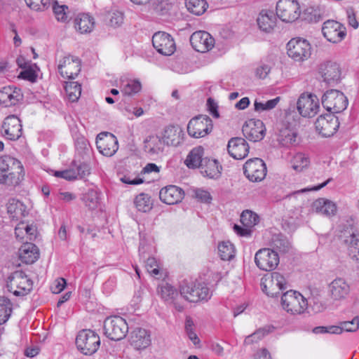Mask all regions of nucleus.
<instances>
[{
	"label": "nucleus",
	"mask_w": 359,
	"mask_h": 359,
	"mask_svg": "<svg viewBox=\"0 0 359 359\" xmlns=\"http://www.w3.org/2000/svg\"><path fill=\"white\" fill-rule=\"evenodd\" d=\"M212 128V121L209 116L198 115L189 121L187 125V133L193 137L200 138L210 134Z\"/></svg>",
	"instance_id": "obj_8"
},
{
	"label": "nucleus",
	"mask_w": 359,
	"mask_h": 359,
	"mask_svg": "<svg viewBox=\"0 0 359 359\" xmlns=\"http://www.w3.org/2000/svg\"><path fill=\"white\" fill-rule=\"evenodd\" d=\"M116 280L115 277H109L103 284V292L107 294H111L116 286Z\"/></svg>",
	"instance_id": "obj_63"
},
{
	"label": "nucleus",
	"mask_w": 359,
	"mask_h": 359,
	"mask_svg": "<svg viewBox=\"0 0 359 359\" xmlns=\"http://www.w3.org/2000/svg\"><path fill=\"white\" fill-rule=\"evenodd\" d=\"M274 327L271 325H266L263 327L259 328L252 334L246 337L245 343L247 344H251L255 342H257L264 337L266 334H269L273 330Z\"/></svg>",
	"instance_id": "obj_46"
},
{
	"label": "nucleus",
	"mask_w": 359,
	"mask_h": 359,
	"mask_svg": "<svg viewBox=\"0 0 359 359\" xmlns=\"http://www.w3.org/2000/svg\"><path fill=\"white\" fill-rule=\"evenodd\" d=\"M83 201L86 206L90 209H94L97 207L98 203L97 194L94 190L89 191L84 196Z\"/></svg>",
	"instance_id": "obj_56"
},
{
	"label": "nucleus",
	"mask_w": 359,
	"mask_h": 359,
	"mask_svg": "<svg viewBox=\"0 0 359 359\" xmlns=\"http://www.w3.org/2000/svg\"><path fill=\"white\" fill-rule=\"evenodd\" d=\"M190 43L196 51L204 53L213 48L215 39L208 32L198 31L191 35Z\"/></svg>",
	"instance_id": "obj_24"
},
{
	"label": "nucleus",
	"mask_w": 359,
	"mask_h": 359,
	"mask_svg": "<svg viewBox=\"0 0 359 359\" xmlns=\"http://www.w3.org/2000/svg\"><path fill=\"white\" fill-rule=\"evenodd\" d=\"M57 69L64 79H74L81 69V60L72 55H67L60 60Z\"/></svg>",
	"instance_id": "obj_11"
},
{
	"label": "nucleus",
	"mask_w": 359,
	"mask_h": 359,
	"mask_svg": "<svg viewBox=\"0 0 359 359\" xmlns=\"http://www.w3.org/2000/svg\"><path fill=\"white\" fill-rule=\"evenodd\" d=\"M276 15L283 22H294L300 17V6L297 0H279L276 4Z\"/></svg>",
	"instance_id": "obj_9"
},
{
	"label": "nucleus",
	"mask_w": 359,
	"mask_h": 359,
	"mask_svg": "<svg viewBox=\"0 0 359 359\" xmlns=\"http://www.w3.org/2000/svg\"><path fill=\"white\" fill-rule=\"evenodd\" d=\"M13 304L6 297H0V325L6 323L11 316Z\"/></svg>",
	"instance_id": "obj_42"
},
{
	"label": "nucleus",
	"mask_w": 359,
	"mask_h": 359,
	"mask_svg": "<svg viewBox=\"0 0 359 359\" xmlns=\"http://www.w3.org/2000/svg\"><path fill=\"white\" fill-rule=\"evenodd\" d=\"M322 104L330 112L340 113L345 110L348 101L344 94L337 90H327L322 96Z\"/></svg>",
	"instance_id": "obj_7"
},
{
	"label": "nucleus",
	"mask_w": 359,
	"mask_h": 359,
	"mask_svg": "<svg viewBox=\"0 0 359 359\" xmlns=\"http://www.w3.org/2000/svg\"><path fill=\"white\" fill-rule=\"evenodd\" d=\"M180 297L190 302H207L210 299L212 294L205 283L195 284L182 282L180 286Z\"/></svg>",
	"instance_id": "obj_3"
},
{
	"label": "nucleus",
	"mask_w": 359,
	"mask_h": 359,
	"mask_svg": "<svg viewBox=\"0 0 359 359\" xmlns=\"http://www.w3.org/2000/svg\"><path fill=\"white\" fill-rule=\"evenodd\" d=\"M342 332H355L359 329V317L355 316L351 320L339 322Z\"/></svg>",
	"instance_id": "obj_55"
},
{
	"label": "nucleus",
	"mask_w": 359,
	"mask_h": 359,
	"mask_svg": "<svg viewBox=\"0 0 359 359\" xmlns=\"http://www.w3.org/2000/svg\"><path fill=\"white\" fill-rule=\"evenodd\" d=\"M249 146L242 137L231 138L228 143V152L235 159H243L249 152Z\"/></svg>",
	"instance_id": "obj_28"
},
{
	"label": "nucleus",
	"mask_w": 359,
	"mask_h": 359,
	"mask_svg": "<svg viewBox=\"0 0 359 359\" xmlns=\"http://www.w3.org/2000/svg\"><path fill=\"white\" fill-rule=\"evenodd\" d=\"M199 169L203 176L217 179L221 175L222 167L217 160L205 157Z\"/></svg>",
	"instance_id": "obj_29"
},
{
	"label": "nucleus",
	"mask_w": 359,
	"mask_h": 359,
	"mask_svg": "<svg viewBox=\"0 0 359 359\" xmlns=\"http://www.w3.org/2000/svg\"><path fill=\"white\" fill-rule=\"evenodd\" d=\"M142 89V84L137 79H130L127 81L122 89L121 93L126 95L132 96L139 93Z\"/></svg>",
	"instance_id": "obj_50"
},
{
	"label": "nucleus",
	"mask_w": 359,
	"mask_h": 359,
	"mask_svg": "<svg viewBox=\"0 0 359 359\" xmlns=\"http://www.w3.org/2000/svg\"><path fill=\"white\" fill-rule=\"evenodd\" d=\"M19 257L22 262L33 264L38 259L39 251L36 245L27 242L20 248Z\"/></svg>",
	"instance_id": "obj_31"
},
{
	"label": "nucleus",
	"mask_w": 359,
	"mask_h": 359,
	"mask_svg": "<svg viewBox=\"0 0 359 359\" xmlns=\"http://www.w3.org/2000/svg\"><path fill=\"white\" fill-rule=\"evenodd\" d=\"M283 309L292 315L304 313L308 306L307 299L299 292L287 290L281 296Z\"/></svg>",
	"instance_id": "obj_2"
},
{
	"label": "nucleus",
	"mask_w": 359,
	"mask_h": 359,
	"mask_svg": "<svg viewBox=\"0 0 359 359\" xmlns=\"http://www.w3.org/2000/svg\"><path fill=\"white\" fill-rule=\"evenodd\" d=\"M33 282L22 271H16L9 277L7 283L8 290L15 296H25L32 290Z\"/></svg>",
	"instance_id": "obj_6"
},
{
	"label": "nucleus",
	"mask_w": 359,
	"mask_h": 359,
	"mask_svg": "<svg viewBox=\"0 0 359 359\" xmlns=\"http://www.w3.org/2000/svg\"><path fill=\"white\" fill-rule=\"evenodd\" d=\"M292 168L297 172H302L310 165L309 157L303 154H296L291 161Z\"/></svg>",
	"instance_id": "obj_40"
},
{
	"label": "nucleus",
	"mask_w": 359,
	"mask_h": 359,
	"mask_svg": "<svg viewBox=\"0 0 359 359\" xmlns=\"http://www.w3.org/2000/svg\"><path fill=\"white\" fill-rule=\"evenodd\" d=\"M145 267L147 271L151 273L154 276H156L159 273V270L158 269L157 261L154 257H149L147 258L145 264Z\"/></svg>",
	"instance_id": "obj_60"
},
{
	"label": "nucleus",
	"mask_w": 359,
	"mask_h": 359,
	"mask_svg": "<svg viewBox=\"0 0 359 359\" xmlns=\"http://www.w3.org/2000/svg\"><path fill=\"white\" fill-rule=\"evenodd\" d=\"M257 21L261 30L270 32L276 26V17L273 11H262Z\"/></svg>",
	"instance_id": "obj_32"
},
{
	"label": "nucleus",
	"mask_w": 359,
	"mask_h": 359,
	"mask_svg": "<svg viewBox=\"0 0 359 359\" xmlns=\"http://www.w3.org/2000/svg\"><path fill=\"white\" fill-rule=\"evenodd\" d=\"M195 196L196 198L204 203H210L212 199L210 193L203 189H196L195 191Z\"/></svg>",
	"instance_id": "obj_64"
},
{
	"label": "nucleus",
	"mask_w": 359,
	"mask_h": 359,
	"mask_svg": "<svg viewBox=\"0 0 359 359\" xmlns=\"http://www.w3.org/2000/svg\"><path fill=\"white\" fill-rule=\"evenodd\" d=\"M72 166L75 170L76 178L84 179L90 174L91 168L90 165L86 162L74 161Z\"/></svg>",
	"instance_id": "obj_48"
},
{
	"label": "nucleus",
	"mask_w": 359,
	"mask_h": 359,
	"mask_svg": "<svg viewBox=\"0 0 359 359\" xmlns=\"http://www.w3.org/2000/svg\"><path fill=\"white\" fill-rule=\"evenodd\" d=\"M77 348L84 355H91L100 346L99 335L90 330H83L79 332L76 338Z\"/></svg>",
	"instance_id": "obj_5"
},
{
	"label": "nucleus",
	"mask_w": 359,
	"mask_h": 359,
	"mask_svg": "<svg viewBox=\"0 0 359 359\" xmlns=\"http://www.w3.org/2000/svg\"><path fill=\"white\" fill-rule=\"evenodd\" d=\"M299 18L309 22H317L322 18L320 11L312 7L307 8L303 12H301Z\"/></svg>",
	"instance_id": "obj_51"
},
{
	"label": "nucleus",
	"mask_w": 359,
	"mask_h": 359,
	"mask_svg": "<svg viewBox=\"0 0 359 359\" xmlns=\"http://www.w3.org/2000/svg\"><path fill=\"white\" fill-rule=\"evenodd\" d=\"M319 73L323 81L330 86L338 83L341 80V71L337 62L328 61L320 65Z\"/></svg>",
	"instance_id": "obj_23"
},
{
	"label": "nucleus",
	"mask_w": 359,
	"mask_h": 359,
	"mask_svg": "<svg viewBox=\"0 0 359 359\" xmlns=\"http://www.w3.org/2000/svg\"><path fill=\"white\" fill-rule=\"evenodd\" d=\"M128 332V325L122 317L113 316L104 321V333L111 340L119 341L125 338Z\"/></svg>",
	"instance_id": "obj_4"
},
{
	"label": "nucleus",
	"mask_w": 359,
	"mask_h": 359,
	"mask_svg": "<svg viewBox=\"0 0 359 359\" xmlns=\"http://www.w3.org/2000/svg\"><path fill=\"white\" fill-rule=\"evenodd\" d=\"M1 135L7 140L15 141L22 134L21 121L15 115H9L5 118L1 130Z\"/></svg>",
	"instance_id": "obj_18"
},
{
	"label": "nucleus",
	"mask_w": 359,
	"mask_h": 359,
	"mask_svg": "<svg viewBox=\"0 0 359 359\" xmlns=\"http://www.w3.org/2000/svg\"><path fill=\"white\" fill-rule=\"evenodd\" d=\"M7 211L13 219L18 220L25 217L26 207L20 201L12 198L9 200L7 204Z\"/></svg>",
	"instance_id": "obj_38"
},
{
	"label": "nucleus",
	"mask_w": 359,
	"mask_h": 359,
	"mask_svg": "<svg viewBox=\"0 0 359 359\" xmlns=\"http://www.w3.org/2000/svg\"><path fill=\"white\" fill-rule=\"evenodd\" d=\"M19 77L31 82H34L36 79L37 75L36 72L32 68L29 67L22 71L19 75Z\"/></svg>",
	"instance_id": "obj_61"
},
{
	"label": "nucleus",
	"mask_w": 359,
	"mask_h": 359,
	"mask_svg": "<svg viewBox=\"0 0 359 359\" xmlns=\"http://www.w3.org/2000/svg\"><path fill=\"white\" fill-rule=\"evenodd\" d=\"M297 133L289 128H285L280 130L277 140L278 143L285 147H290L297 144Z\"/></svg>",
	"instance_id": "obj_36"
},
{
	"label": "nucleus",
	"mask_w": 359,
	"mask_h": 359,
	"mask_svg": "<svg viewBox=\"0 0 359 359\" xmlns=\"http://www.w3.org/2000/svg\"><path fill=\"white\" fill-rule=\"evenodd\" d=\"M243 172L250 181L257 182L265 178L267 169L265 163L261 158H255L245 162Z\"/></svg>",
	"instance_id": "obj_13"
},
{
	"label": "nucleus",
	"mask_w": 359,
	"mask_h": 359,
	"mask_svg": "<svg viewBox=\"0 0 359 359\" xmlns=\"http://www.w3.org/2000/svg\"><path fill=\"white\" fill-rule=\"evenodd\" d=\"M255 262L261 270L272 271L279 263V256L274 250L262 248L256 252Z\"/></svg>",
	"instance_id": "obj_14"
},
{
	"label": "nucleus",
	"mask_w": 359,
	"mask_h": 359,
	"mask_svg": "<svg viewBox=\"0 0 359 359\" xmlns=\"http://www.w3.org/2000/svg\"><path fill=\"white\" fill-rule=\"evenodd\" d=\"M130 344L135 349H144L151 344L150 335L143 328H136L131 332Z\"/></svg>",
	"instance_id": "obj_30"
},
{
	"label": "nucleus",
	"mask_w": 359,
	"mask_h": 359,
	"mask_svg": "<svg viewBox=\"0 0 359 359\" xmlns=\"http://www.w3.org/2000/svg\"><path fill=\"white\" fill-rule=\"evenodd\" d=\"M207 106L208 108V111L210 114L215 118H219V114L218 111V106L217 104L215 102V100L209 97L207 100Z\"/></svg>",
	"instance_id": "obj_62"
},
{
	"label": "nucleus",
	"mask_w": 359,
	"mask_h": 359,
	"mask_svg": "<svg viewBox=\"0 0 359 359\" xmlns=\"http://www.w3.org/2000/svg\"><path fill=\"white\" fill-rule=\"evenodd\" d=\"M348 255L352 260L359 264V239L353 233L351 236Z\"/></svg>",
	"instance_id": "obj_52"
},
{
	"label": "nucleus",
	"mask_w": 359,
	"mask_h": 359,
	"mask_svg": "<svg viewBox=\"0 0 359 359\" xmlns=\"http://www.w3.org/2000/svg\"><path fill=\"white\" fill-rule=\"evenodd\" d=\"M135 207L139 211L147 212L153 208V203L151 197L144 193H141L136 196L134 201Z\"/></svg>",
	"instance_id": "obj_41"
},
{
	"label": "nucleus",
	"mask_w": 359,
	"mask_h": 359,
	"mask_svg": "<svg viewBox=\"0 0 359 359\" xmlns=\"http://www.w3.org/2000/svg\"><path fill=\"white\" fill-rule=\"evenodd\" d=\"M181 130L175 126L166 127L163 131V139L166 145L177 146L180 142Z\"/></svg>",
	"instance_id": "obj_39"
},
{
	"label": "nucleus",
	"mask_w": 359,
	"mask_h": 359,
	"mask_svg": "<svg viewBox=\"0 0 359 359\" xmlns=\"http://www.w3.org/2000/svg\"><path fill=\"white\" fill-rule=\"evenodd\" d=\"M287 285L285 277L280 273L275 271L262 283V289L268 296L276 297L280 291L287 288Z\"/></svg>",
	"instance_id": "obj_12"
},
{
	"label": "nucleus",
	"mask_w": 359,
	"mask_h": 359,
	"mask_svg": "<svg viewBox=\"0 0 359 359\" xmlns=\"http://www.w3.org/2000/svg\"><path fill=\"white\" fill-rule=\"evenodd\" d=\"M165 144L163 137L150 135L144 140V149L151 155L158 154L163 151Z\"/></svg>",
	"instance_id": "obj_34"
},
{
	"label": "nucleus",
	"mask_w": 359,
	"mask_h": 359,
	"mask_svg": "<svg viewBox=\"0 0 359 359\" xmlns=\"http://www.w3.org/2000/svg\"><path fill=\"white\" fill-rule=\"evenodd\" d=\"M272 245L274 249L283 253L287 252L291 248L289 241L281 234L276 235L273 238Z\"/></svg>",
	"instance_id": "obj_49"
},
{
	"label": "nucleus",
	"mask_w": 359,
	"mask_h": 359,
	"mask_svg": "<svg viewBox=\"0 0 359 359\" xmlns=\"http://www.w3.org/2000/svg\"><path fill=\"white\" fill-rule=\"evenodd\" d=\"M313 209L318 213L330 217L337 212V205L331 201L318 198L313 203Z\"/></svg>",
	"instance_id": "obj_33"
},
{
	"label": "nucleus",
	"mask_w": 359,
	"mask_h": 359,
	"mask_svg": "<svg viewBox=\"0 0 359 359\" xmlns=\"http://www.w3.org/2000/svg\"><path fill=\"white\" fill-rule=\"evenodd\" d=\"M288 56L297 62L309 59L311 55V46L306 39H292L287 44Z\"/></svg>",
	"instance_id": "obj_10"
},
{
	"label": "nucleus",
	"mask_w": 359,
	"mask_h": 359,
	"mask_svg": "<svg viewBox=\"0 0 359 359\" xmlns=\"http://www.w3.org/2000/svg\"><path fill=\"white\" fill-rule=\"evenodd\" d=\"M184 197V190L175 185H169L162 188L159 191L161 201L168 205L180 203Z\"/></svg>",
	"instance_id": "obj_26"
},
{
	"label": "nucleus",
	"mask_w": 359,
	"mask_h": 359,
	"mask_svg": "<svg viewBox=\"0 0 359 359\" xmlns=\"http://www.w3.org/2000/svg\"><path fill=\"white\" fill-rule=\"evenodd\" d=\"M241 222L244 226L252 228L259 222V217L252 210H245L241 215Z\"/></svg>",
	"instance_id": "obj_47"
},
{
	"label": "nucleus",
	"mask_w": 359,
	"mask_h": 359,
	"mask_svg": "<svg viewBox=\"0 0 359 359\" xmlns=\"http://www.w3.org/2000/svg\"><path fill=\"white\" fill-rule=\"evenodd\" d=\"M20 88L15 86H6L0 89V105L4 107L15 106L23 100Z\"/></svg>",
	"instance_id": "obj_22"
},
{
	"label": "nucleus",
	"mask_w": 359,
	"mask_h": 359,
	"mask_svg": "<svg viewBox=\"0 0 359 359\" xmlns=\"http://www.w3.org/2000/svg\"><path fill=\"white\" fill-rule=\"evenodd\" d=\"M204 149L199 146L194 148L189 152L185 160V164L189 168H200L201 164L203 163L204 158Z\"/></svg>",
	"instance_id": "obj_37"
},
{
	"label": "nucleus",
	"mask_w": 359,
	"mask_h": 359,
	"mask_svg": "<svg viewBox=\"0 0 359 359\" xmlns=\"http://www.w3.org/2000/svg\"><path fill=\"white\" fill-rule=\"evenodd\" d=\"M350 285L343 278H336L328 285V292L334 301H342L350 293Z\"/></svg>",
	"instance_id": "obj_25"
},
{
	"label": "nucleus",
	"mask_w": 359,
	"mask_h": 359,
	"mask_svg": "<svg viewBox=\"0 0 359 359\" xmlns=\"http://www.w3.org/2000/svg\"><path fill=\"white\" fill-rule=\"evenodd\" d=\"M242 132L246 139L256 142L263 140L266 134V128L261 120L250 119L243 126Z\"/></svg>",
	"instance_id": "obj_20"
},
{
	"label": "nucleus",
	"mask_w": 359,
	"mask_h": 359,
	"mask_svg": "<svg viewBox=\"0 0 359 359\" xmlns=\"http://www.w3.org/2000/svg\"><path fill=\"white\" fill-rule=\"evenodd\" d=\"M297 110L304 117L314 116L319 109L318 98L313 94H302L297 100Z\"/></svg>",
	"instance_id": "obj_19"
},
{
	"label": "nucleus",
	"mask_w": 359,
	"mask_h": 359,
	"mask_svg": "<svg viewBox=\"0 0 359 359\" xmlns=\"http://www.w3.org/2000/svg\"><path fill=\"white\" fill-rule=\"evenodd\" d=\"M65 89L69 100L71 102H76L81 94V86L76 81L65 82Z\"/></svg>",
	"instance_id": "obj_43"
},
{
	"label": "nucleus",
	"mask_w": 359,
	"mask_h": 359,
	"mask_svg": "<svg viewBox=\"0 0 359 359\" xmlns=\"http://www.w3.org/2000/svg\"><path fill=\"white\" fill-rule=\"evenodd\" d=\"M21 163L9 156L0 157V184L16 186L23 179Z\"/></svg>",
	"instance_id": "obj_1"
},
{
	"label": "nucleus",
	"mask_w": 359,
	"mask_h": 359,
	"mask_svg": "<svg viewBox=\"0 0 359 359\" xmlns=\"http://www.w3.org/2000/svg\"><path fill=\"white\" fill-rule=\"evenodd\" d=\"M96 146L100 153L108 157L114 155L118 149L116 137L109 132H102L97 135Z\"/></svg>",
	"instance_id": "obj_16"
},
{
	"label": "nucleus",
	"mask_w": 359,
	"mask_h": 359,
	"mask_svg": "<svg viewBox=\"0 0 359 359\" xmlns=\"http://www.w3.org/2000/svg\"><path fill=\"white\" fill-rule=\"evenodd\" d=\"M188 11L196 15H201L206 11L208 4L205 0H186Z\"/></svg>",
	"instance_id": "obj_44"
},
{
	"label": "nucleus",
	"mask_w": 359,
	"mask_h": 359,
	"mask_svg": "<svg viewBox=\"0 0 359 359\" xmlns=\"http://www.w3.org/2000/svg\"><path fill=\"white\" fill-rule=\"evenodd\" d=\"M154 48L161 55H171L175 50V43L172 36L164 32H156L152 37Z\"/></svg>",
	"instance_id": "obj_21"
},
{
	"label": "nucleus",
	"mask_w": 359,
	"mask_h": 359,
	"mask_svg": "<svg viewBox=\"0 0 359 359\" xmlns=\"http://www.w3.org/2000/svg\"><path fill=\"white\" fill-rule=\"evenodd\" d=\"M158 292L165 302L173 304L178 311L184 310V306L179 301L182 297L171 285L168 283L162 284L159 286Z\"/></svg>",
	"instance_id": "obj_27"
},
{
	"label": "nucleus",
	"mask_w": 359,
	"mask_h": 359,
	"mask_svg": "<svg viewBox=\"0 0 359 359\" xmlns=\"http://www.w3.org/2000/svg\"><path fill=\"white\" fill-rule=\"evenodd\" d=\"M280 100V97H276V98L268 100L264 103L255 100L254 103L255 110L257 112L271 110L276 107Z\"/></svg>",
	"instance_id": "obj_53"
},
{
	"label": "nucleus",
	"mask_w": 359,
	"mask_h": 359,
	"mask_svg": "<svg viewBox=\"0 0 359 359\" xmlns=\"http://www.w3.org/2000/svg\"><path fill=\"white\" fill-rule=\"evenodd\" d=\"M67 10H68V6L66 5H59L57 1H54L53 11L58 21L63 22L67 21L69 16Z\"/></svg>",
	"instance_id": "obj_54"
},
{
	"label": "nucleus",
	"mask_w": 359,
	"mask_h": 359,
	"mask_svg": "<svg viewBox=\"0 0 359 359\" xmlns=\"http://www.w3.org/2000/svg\"><path fill=\"white\" fill-rule=\"evenodd\" d=\"M94 18L88 14L82 13L74 20V26L81 34L90 32L94 27Z\"/></svg>",
	"instance_id": "obj_35"
},
{
	"label": "nucleus",
	"mask_w": 359,
	"mask_h": 359,
	"mask_svg": "<svg viewBox=\"0 0 359 359\" xmlns=\"http://www.w3.org/2000/svg\"><path fill=\"white\" fill-rule=\"evenodd\" d=\"M339 126L338 118L332 113L320 116L315 122L316 131L325 137L333 135Z\"/></svg>",
	"instance_id": "obj_17"
},
{
	"label": "nucleus",
	"mask_w": 359,
	"mask_h": 359,
	"mask_svg": "<svg viewBox=\"0 0 359 359\" xmlns=\"http://www.w3.org/2000/svg\"><path fill=\"white\" fill-rule=\"evenodd\" d=\"M27 5L33 10L42 11L50 4V0H25Z\"/></svg>",
	"instance_id": "obj_58"
},
{
	"label": "nucleus",
	"mask_w": 359,
	"mask_h": 359,
	"mask_svg": "<svg viewBox=\"0 0 359 359\" xmlns=\"http://www.w3.org/2000/svg\"><path fill=\"white\" fill-rule=\"evenodd\" d=\"M322 33L328 41L337 43L341 42L346 36V29L339 22L328 20L323 23Z\"/></svg>",
	"instance_id": "obj_15"
},
{
	"label": "nucleus",
	"mask_w": 359,
	"mask_h": 359,
	"mask_svg": "<svg viewBox=\"0 0 359 359\" xmlns=\"http://www.w3.org/2000/svg\"><path fill=\"white\" fill-rule=\"evenodd\" d=\"M24 229L26 232V233L29 236V240H32L33 238H36V227L33 225H26L24 226H17L15 229V233L16 235V237L20 236V232L21 230Z\"/></svg>",
	"instance_id": "obj_59"
},
{
	"label": "nucleus",
	"mask_w": 359,
	"mask_h": 359,
	"mask_svg": "<svg viewBox=\"0 0 359 359\" xmlns=\"http://www.w3.org/2000/svg\"><path fill=\"white\" fill-rule=\"evenodd\" d=\"M194 323L191 318H187L185 322V330L189 339L194 344H197L200 340L197 334L193 330Z\"/></svg>",
	"instance_id": "obj_57"
},
{
	"label": "nucleus",
	"mask_w": 359,
	"mask_h": 359,
	"mask_svg": "<svg viewBox=\"0 0 359 359\" xmlns=\"http://www.w3.org/2000/svg\"><path fill=\"white\" fill-rule=\"evenodd\" d=\"M218 253L222 260L229 261L235 256V248L230 241H223L218 245Z\"/></svg>",
	"instance_id": "obj_45"
}]
</instances>
